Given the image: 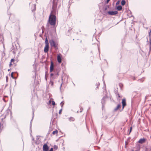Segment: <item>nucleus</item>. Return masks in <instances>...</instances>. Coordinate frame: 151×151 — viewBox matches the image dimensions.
<instances>
[{"instance_id": "ddd939ff", "label": "nucleus", "mask_w": 151, "mask_h": 151, "mask_svg": "<svg viewBox=\"0 0 151 151\" xmlns=\"http://www.w3.org/2000/svg\"><path fill=\"white\" fill-rule=\"evenodd\" d=\"M53 123H51V122L50 123V125L49 127V131H51L52 130L53 128H54V127H53Z\"/></svg>"}, {"instance_id": "7ed1b4c3", "label": "nucleus", "mask_w": 151, "mask_h": 151, "mask_svg": "<svg viewBox=\"0 0 151 151\" xmlns=\"http://www.w3.org/2000/svg\"><path fill=\"white\" fill-rule=\"evenodd\" d=\"M49 42L51 47H53L56 49H58V44L56 43L53 39L50 40Z\"/></svg>"}, {"instance_id": "4d7b16f0", "label": "nucleus", "mask_w": 151, "mask_h": 151, "mask_svg": "<svg viewBox=\"0 0 151 151\" xmlns=\"http://www.w3.org/2000/svg\"><path fill=\"white\" fill-rule=\"evenodd\" d=\"M36 73H35V78L36 77Z\"/></svg>"}, {"instance_id": "c9c22d12", "label": "nucleus", "mask_w": 151, "mask_h": 151, "mask_svg": "<svg viewBox=\"0 0 151 151\" xmlns=\"http://www.w3.org/2000/svg\"><path fill=\"white\" fill-rule=\"evenodd\" d=\"M14 60H15L14 58L11 59V60L10 62H11V63H12V62H14Z\"/></svg>"}, {"instance_id": "f704fd0d", "label": "nucleus", "mask_w": 151, "mask_h": 151, "mask_svg": "<svg viewBox=\"0 0 151 151\" xmlns=\"http://www.w3.org/2000/svg\"><path fill=\"white\" fill-rule=\"evenodd\" d=\"M120 2V1H119V0H118V1H117L116 2V5H117L119 4Z\"/></svg>"}, {"instance_id": "338daca9", "label": "nucleus", "mask_w": 151, "mask_h": 151, "mask_svg": "<svg viewBox=\"0 0 151 151\" xmlns=\"http://www.w3.org/2000/svg\"><path fill=\"white\" fill-rule=\"evenodd\" d=\"M34 138H33L32 139V140H34Z\"/></svg>"}, {"instance_id": "bf43d9fd", "label": "nucleus", "mask_w": 151, "mask_h": 151, "mask_svg": "<svg viewBox=\"0 0 151 151\" xmlns=\"http://www.w3.org/2000/svg\"><path fill=\"white\" fill-rule=\"evenodd\" d=\"M56 75H57V76H58V75H59V74H58V73H56Z\"/></svg>"}, {"instance_id": "473e14b6", "label": "nucleus", "mask_w": 151, "mask_h": 151, "mask_svg": "<svg viewBox=\"0 0 151 151\" xmlns=\"http://www.w3.org/2000/svg\"><path fill=\"white\" fill-rule=\"evenodd\" d=\"M132 129V127H130V129H129V134H130V133H131V132Z\"/></svg>"}, {"instance_id": "bb28decb", "label": "nucleus", "mask_w": 151, "mask_h": 151, "mask_svg": "<svg viewBox=\"0 0 151 151\" xmlns=\"http://www.w3.org/2000/svg\"><path fill=\"white\" fill-rule=\"evenodd\" d=\"M136 98V97L135 95H134L132 99V103L134 101V99Z\"/></svg>"}, {"instance_id": "a211bd4d", "label": "nucleus", "mask_w": 151, "mask_h": 151, "mask_svg": "<svg viewBox=\"0 0 151 151\" xmlns=\"http://www.w3.org/2000/svg\"><path fill=\"white\" fill-rule=\"evenodd\" d=\"M100 85V83L99 82H97L96 83V90H97L99 89V87Z\"/></svg>"}, {"instance_id": "9d476101", "label": "nucleus", "mask_w": 151, "mask_h": 151, "mask_svg": "<svg viewBox=\"0 0 151 151\" xmlns=\"http://www.w3.org/2000/svg\"><path fill=\"white\" fill-rule=\"evenodd\" d=\"M122 106H123V107L125 106H126L127 104L125 99L124 98L122 99Z\"/></svg>"}, {"instance_id": "a878e982", "label": "nucleus", "mask_w": 151, "mask_h": 151, "mask_svg": "<svg viewBox=\"0 0 151 151\" xmlns=\"http://www.w3.org/2000/svg\"><path fill=\"white\" fill-rule=\"evenodd\" d=\"M53 147L55 150H57L58 149V146L55 145H54Z\"/></svg>"}, {"instance_id": "393cba45", "label": "nucleus", "mask_w": 151, "mask_h": 151, "mask_svg": "<svg viewBox=\"0 0 151 151\" xmlns=\"http://www.w3.org/2000/svg\"><path fill=\"white\" fill-rule=\"evenodd\" d=\"M36 4H34V9L32 10V12H33L34 11H35L36 10Z\"/></svg>"}, {"instance_id": "f3484780", "label": "nucleus", "mask_w": 151, "mask_h": 151, "mask_svg": "<svg viewBox=\"0 0 151 151\" xmlns=\"http://www.w3.org/2000/svg\"><path fill=\"white\" fill-rule=\"evenodd\" d=\"M68 119L69 122H73L75 121V118L73 117H70Z\"/></svg>"}, {"instance_id": "39448f33", "label": "nucleus", "mask_w": 151, "mask_h": 151, "mask_svg": "<svg viewBox=\"0 0 151 151\" xmlns=\"http://www.w3.org/2000/svg\"><path fill=\"white\" fill-rule=\"evenodd\" d=\"M52 58L51 59L50 65V72H52L54 69V65L52 60Z\"/></svg>"}, {"instance_id": "6e6d98bb", "label": "nucleus", "mask_w": 151, "mask_h": 151, "mask_svg": "<svg viewBox=\"0 0 151 151\" xmlns=\"http://www.w3.org/2000/svg\"><path fill=\"white\" fill-rule=\"evenodd\" d=\"M127 141H125V145H127Z\"/></svg>"}, {"instance_id": "412c9836", "label": "nucleus", "mask_w": 151, "mask_h": 151, "mask_svg": "<svg viewBox=\"0 0 151 151\" xmlns=\"http://www.w3.org/2000/svg\"><path fill=\"white\" fill-rule=\"evenodd\" d=\"M14 73H17V72H12L11 73V77L13 79H14L15 78V77H14V76L13 75V74Z\"/></svg>"}, {"instance_id": "aec40b11", "label": "nucleus", "mask_w": 151, "mask_h": 151, "mask_svg": "<svg viewBox=\"0 0 151 151\" xmlns=\"http://www.w3.org/2000/svg\"><path fill=\"white\" fill-rule=\"evenodd\" d=\"M115 94L116 95H118V97L119 98H121L122 97V96H121L119 95V93H118L117 91V92H116V91H115Z\"/></svg>"}, {"instance_id": "e433bc0d", "label": "nucleus", "mask_w": 151, "mask_h": 151, "mask_svg": "<svg viewBox=\"0 0 151 151\" xmlns=\"http://www.w3.org/2000/svg\"><path fill=\"white\" fill-rule=\"evenodd\" d=\"M149 35L150 37V35H151V29L150 30V32H149Z\"/></svg>"}, {"instance_id": "ea45409f", "label": "nucleus", "mask_w": 151, "mask_h": 151, "mask_svg": "<svg viewBox=\"0 0 151 151\" xmlns=\"http://www.w3.org/2000/svg\"><path fill=\"white\" fill-rule=\"evenodd\" d=\"M62 84H63V83L61 84L60 86V91H61V87L62 86Z\"/></svg>"}, {"instance_id": "2f4dec72", "label": "nucleus", "mask_w": 151, "mask_h": 151, "mask_svg": "<svg viewBox=\"0 0 151 151\" xmlns=\"http://www.w3.org/2000/svg\"><path fill=\"white\" fill-rule=\"evenodd\" d=\"M50 84L51 86H53V82L52 81H50Z\"/></svg>"}, {"instance_id": "864d4df0", "label": "nucleus", "mask_w": 151, "mask_h": 151, "mask_svg": "<svg viewBox=\"0 0 151 151\" xmlns=\"http://www.w3.org/2000/svg\"><path fill=\"white\" fill-rule=\"evenodd\" d=\"M124 107H125V106L123 107V106H122V110L121 111H123V110L124 109Z\"/></svg>"}, {"instance_id": "052dcab7", "label": "nucleus", "mask_w": 151, "mask_h": 151, "mask_svg": "<svg viewBox=\"0 0 151 151\" xmlns=\"http://www.w3.org/2000/svg\"><path fill=\"white\" fill-rule=\"evenodd\" d=\"M6 117V116L5 115V117H4V118H2V119H2V120H3V119H4Z\"/></svg>"}, {"instance_id": "3c124183", "label": "nucleus", "mask_w": 151, "mask_h": 151, "mask_svg": "<svg viewBox=\"0 0 151 151\" xmlns=\"http://www.w3.org/2000/svg\"><path fill=\"white\" fill-rule=\"evenodd\" d=\"M47 71H46L45 72V78L46 79V74L47 73Z\"/></svg>"}, {"instance_id": "20e7f679", "label": "nucleus", "mask_w": 151, "mask_h": 151, "mask_svg": "<svg viewBox=\"0 0 151 151\" xmlns=\"http://www.w3.org/2000/svg\"><path fill=\"white\" fill-rule=\"evenodd\" d=\"M107 98V96H105L103 97L102 99H101V103L102 104V109L104 107V105L105 104L106 100Z\"/></svg>"}, {"instance_id": "4468645a", "label": "nucleus", "mask_w": 151, "mask_h": 151, "mask_svg": "<svg viewBox=\"0 0 151 151\" xmlns=\"http://www.w3.org/2000/svg\"><path fill=\"white\" fill-rule=\"evenodd\" d=\"M116 9L118 11H121L122 9V6L121 5H119L116 6Z\"/></svg>"}, {"instance_id": "79ce46f5", "label": "nucleus", "mask_w": 151, "mask_h": 151, "mask_svg": "<svg viewBox=\"0 0 151 151\" xmlns=\"http://www.w3.org/2000/svg\"><path fill=\"white\" fill-rule=\"evenodd\" d=\"M53 151V148H51L49 151Z\"/></svg>"}, {"instance_id": "f8f14e48", "label": "nucleus", "mask_w": 151, "mask_h": 151, "mask_svg": "<svg viewBox=\"0 0 151 151\" xmlns=\"http://www.w3.org/2000/svg\"><path fill=\"white\" fill-rule=\"evenodd\" d=\"M32 112H33V116H32V119L31 120V121H30V130L31 132H32V119H33V118L34 116V110H33Z\"/></svg>"}, {"instance_id": "8fccbe9b", "label": "nucleus", "mask_w": 151, "mask_h": 151, "mask_svg": "<svg viewBox=\"0 0 151 151\" xmlns=\"http://www.w3.org/2000/svg\"><path fill=\"white\" fill-rule=\"evenodd\" d=\"M3 100L5 102H6V100H5L4 99V98H3Z\"/></svg>"}, {"instance_id": "b1692460", "label": "nucleus", "mask_w": 151, "mask_h": 151, "mask_svg": "<svg viewBox=\"0 0 151 151\" xmlns=\"http://www.w3.org/2000/svg\"><path fill=\"white\" fill-rule=\"evenodd\" d=\"M127 15L129 17H133L132 15V13L131 14V15L130 14V12H128V14H127Z\"/></svg>"}, {"instance_id": "49530a36", "label": "nucleus", "mask_w": 151, "mask_h": 151, "mask_svg": "<svg viewBox=\"0 0 151 151\" xmlns=\"http://www.w3.org/2000/svg\"><path fill=\"white\" fill-rule=\"evenodd\" d=\"M12 65V63L10 62L9 64V66H11Z\"/></svg>"}, {"instance_id": "cd10ccee", "label": "nucleus", "mask_w": 151, "mask_h": 151, "mask_svg": "<svg viewBox=\"0 0 151 151\" xmlns=\"http://www.w3.org/2000/svg\"><path fill=\"white\" fill-rule=\"evenodd\" d=\"M64 104V103L63 102V101L61 102L60 103V106H61V107H63V105Z\"/></svg>"}, {"instance_id": "c03bdc74", "label": "nucleus", "mask_w": 151, "mask_h": 151, "mask_svg": "<svg viewBox=\"0 0 151 151\" xmlns=\"http://www.w3.org/2000/svg\"><path fill=\"white\" fill-rule=\"evenodd\" d=\"M127 11V12H130V14H131L132 13V12L130 10L128 9V11Z\"/></svg>"}, {"instance_id": "e2e57ef3", "label": "nucleus", "mask_w": 151, "mask_h": 151, "mask_svg": "<svg viewBox=\"0 0 151 151\" xmlns=\"http://www.w3.org/2000/svg\"><path fill=\"white\" fill-rule=\"evenodd\" d=\"M16 60L17 61V62L18 61V60L17 59H16Z\"/></svg>"}, {"instance_id": "37998d69", "label": "nucleus", "mask_w": 151, "mask_h": 151, "mask_svg": "<svg viewBox=\"0 0 151 151\" xmlns=\"http://www.w3.org/2000/svg\"><path fill=\"white\" fill-rule=\"evenodd\" d=\"M149 42H150V44L151 45V39L150 37Z\"/></svg>"}, {"instance_id": "09e8293b", "label": "nucleus", "mask_w": 151, "mask_h": 151, "mask_svg": "<svg viewBox=\"0 0 151 151\" xmlns=\"http://www.w3.org/2000/svg\"><path fill=\"white\" fill-rule=\"evenodd\" d=\"M52 102V101H51V100H50L49 101V104H50L51 102Z\"/></svg>"}, {"instance_id": "a18cd8bd", "label": "nucleus", "mask_w": 151, "mask_h": 151, "mask_svg": "<svg viewBox=\"0 0 151 151\" xmlns=\"http://www.w3.org/2000/svg\"><path fill=\"white\" fill-rule=\"evenodd\" d=\"M54 75V74L53 73H51L50 74V76L51 77L52 76Z\"/></svg>"}, {"instance_id": "5fc2aeb1", "label": "nucleus", "mask_w": 151, "mask_h": 151, "mask_svg": "<svg viewBox=\"0 0 151 151\" xmlns=\"http://www.w3.org/2000/svg\"><path fill=\"white\" fill-rule=\"evenodd\" d=\"M132 79H133V80H135V77H133Z\"/></svg>"}, {"instance_id": "58836bf2", "label": "nucleus", "mask_w": 151, "mask_h": 151, "mask_svg": "<svg viewBox=\"0 0 151 151\" xmlns=\"http://www.w3.org/2000/svg\"><path fill=\"white\" fill-rule=\"evenodd\" d=\"M80 112H81L83 110V109L81 107L80 108Z\"/></svg>"}, {"instance_id": "9b49d317", "label": "nucleus", "mask_w": 151, "mask_h": 151, "mask_svg": "<svg viewBox=\"0 0 151 151\" xmlns=\"http://www.w3.org/2000/svg\"><path fill=\"white\" fill-rule=\"evenodd\" d=\"M56 33V29L55 28H54L51 31H50L49 32L50 35L52 36L53 34H55Z\"/></svg>"}, {"instance_id": "4c0bfd02", "label": "nucleus", "mask_w": 151, "mask_h": 151, "mask_svg": "<svg viewBox=\"0 0 151 151\" xmlns=\"http://www.w3.org/2000/svg\"><path fill=\"white\" fill-rule=\"evenodd\" d=\"M130 139L131 138L130 137H129L127 139V141L129 142Z\"/></svg>"}, {"instance_id": "c85d7f7f", "label": "nucleus", "mask_w": 151, "mask_h": 151, "mask_svg": "<svg viewBox=\"0 0 151 151\" xmlns=\"http://www.w3.org/2000/svg\"><path fill=\"white\" fill-rule=\"evenodd\" d=\"M144 78H142L139 79V80L141 82H142L144 81Z\"/></svg>"}, {"instance_id": "1a4fd4ad", "label": "nucleus", "mask_w": 151, "mask_h": 151, "mask_svg": "<svg viewBox=\"0 0 151 151\" xmlns=\"http://www.w3.org/2000/svg\"><path fill=\"white\" fill-rule=\"evenodd\" d=\"M57 61L59 63H61L62 62V58L60 54L58 55L57 57Z\"/></svg>"}, {"instance_id": "6ab92c4d", "label": "nucleus", "mask_w": 151, "mask_h": 151, "mask_svg": "<svg viewBox=\"0 0 151 151\" xmlns=\"http://www.w3.org/2000/svg\"><path fill=\"white\" fill-rule=\"evenodd\" d=\"M126 3V1L125 0H122L121 2V4L122 6L124 5Z\"/></svg>"}, {"instance_id": "423d86ee", "label": "nucleus", "mask_w": 151, "mask_h": 151, "mask_svg": "<svg viewBox=\"0 0 151 151\" xmlns=\"http://www.w3.org/2000/svg\"><path fill=\"white\" fill-rule=\"evenodd\" d=\"M118 12L117 11H109L107 12V14L110 15H114L117 14Z\"/></svg>"}, {"instance_id": "2eb2a0df", "label": "nucleus", "mask_w": 151, "mask_h": 151, "mask_svg": "<svg viewBox=\"0 0 151 151\" xmlns=\"http://www.w3.org/2000/svg\"><path fill=\"white\" fill-rule=\"evenodd\" d=\"M136 149V150L135 151H140V145L139 144H137Z\"/></svg>"}, {"instance_id": "dca6fc26", "label": "nucleus", "mask_w": 151, "mask_h": 151, "mask_svg": "<svg viewBox=\"0 0 151 151\" xmlns=\"http://www.w3.org/2000/svg\"><path fill=\"white\" fill-rule=\"evenodd\" d=\"M121 106L120 104H118L117 106L114 109V111H116L121 107Z\"/></svg>"}, {"instance_id": "5701e85b", "label": "nucleus", "mask_w": 151, "mask_h": 151, "mask_svg": "<svg viewBox=\"0 0 151 151\" xmlns=\"http://www.w3.org/2000/svg\"><path fill=\"white\" fill-rule=\"evenodd\" d=\"M119 86L120 88L121 89H122V88L123 87V84L122 83H119Z\"/></svg>"}, {"instance_id": "c756f323", "label": "nucleus", "mask_w": 151, "mask_h": 151, "mask_svg": "<svg viewBox=\"0 0 151 151\" xmlns=\"http://www.w3.org/2000/svg\"><path fill=\"white\" fill-rule=\"evenodd\" d=\"M109 8V6L107 5L106 6V7H105L104 8V11H106L107 10V8Z\"/></svg>"}, {"instance_id": "6e6552de", "label": "nucleus", "mask_w": 151, "mask_h": 151, "mask_svg": "<svg viewBox=\"0 0 151 151\" xmlns=\"http://www.w3.org/2000/svg\"><path fill=\"white\" fill-rule=\"evenodd\" d=\"M146 141V139L145 138H143L140 139L138 141V142L141 144H142L145 142Z\"/></svg>"}, {"instance_id": "680f3d73", "label": "nucleus", "mask_w": 151, "mask_h": 151, "mask_svg": "<svg viewBox=\"0 0 151 151\" xmlns=\"http://www.w3.org/2000/svg\"><path fill=\"white\" fill-rule=\"evenodd\" d=\"M136 93L135 92H134L133 93V94L135 95Z\"/></svg>"}, {"instance_id": "a19ab883", "label": "nucleus", "mask_w": 151, "mask_h": 151, "mask_svg": "<svg viewBox=\"0 0 151 151\" xmlns=\"http://www.w3.org/2000/svg\"><path fill=\"white\" fill-rule=\"evenodd\" d=\"M8 77L7 76H6V81L7 82H8Z\"/></svg>"}, {"instance_id": "72a5a7b5", "label": "nucleus", "mask_w": 151, "mask_h": 151, "mask_svg": "<svg viewBox=\"0 0 151 151\" xmlns=\"http://www.w3.org/2000/svg\"><path fill=\"white\" fill-rule=\"evenodd\" d=\"M62 109H60L59 111V114H61V112H62Z\"/></svg>"}, {"instance_id": "0e129e2a", "label": "nucleus", "mask_w": 151, "mask_h": 151, "mask_svg": "<svg viewBox=\"0 0 151 151\" xmlns=\"http://www.w3.org/2000/svg\"><path fill=\"white\" fill-rule=\"evenodd\" d=\"M10 69H8V71H9L10 70Z\"/></svg>"}, {"instance_id": "69168bd1", "label": "nucleus", "mask_w": 151, "mask_h": 151, "mask_svg": "<svg viewBox=\"0 0 151 151\" xmlns=\"http://www.w3.org/2000/svg\"><path fill=\"white\" fill-rule=\"evenodd\" d=\"M125 147L126 148H127V145H125Z\"/></svg>"}, {"instance_id": "de8ad7c7", "label": "nucleus", "mask_w": 151, "mask_h": 151, "mask_svg": "<svg viewBox=\"0 0 151 151\" xmlns=\"http://www.w3.org/2000/svg\"><path fill=\"white\" fill-rule=\"evenodd\" d=\"M110 0H106V3L107 4L109 2V1H110Z\"/></svg>"}, {"instance_id": "f03ea898", "label": "nucleus", "mask_w": 151, "mask_h": 151, "mask_svg": "<svg viewBox=\"0 0 151 151\" xmlns=\"http://www.w3.org/2000/svg\"><path fill=\"white\" fill-rule=\"evenodd\" d=\"M45 46L44 48V51L45 53H47L48 52L49 48V43L47 37L45 38Z\"/></svg>"}, {"instance_id": "7c9ffc66", "label": "nucleus", "mask_w": 151, "mask_h": 151, "mask_svg": "<svg viewBox=\"0 0 151 151\" xmlns=\"http://www.w3.org/2000/svg\"><path fill=\"white\" fill-rule=\"evenodd\" d=\"M52 105L55 106L56 104L55 103V102L54 101H52Z\"/></svg>"}, {"instance_id": "f257e3e1", "label": "nucleus", "mask_w": 151, "mask_h": 151, "mask_svg": "<svg viewBox=\"0 0 151 151\" xmlns=\"http://www.w3.org/2000/svg\"><path fill=\"white\" fill-rule=\"evenodd\" d=\"M52 6V10L51 11L50 14L49 16L48 21L50 24L51 25L55 26L56 23V9L55 8L54 3Z\"/></svg>"}, {"instance_id": "774afa93", "label": "nucleus", "mask_w": 151, "mask_h": 151, "mask_svg": "<svg viewBox=\"0 0 151 151\" xmlns=\"http://www.w3.org/2000/svg\"><path fill=\"white\" fill-rule=\"evenodd\" d=\"M73 83V85L75 86V84Z\"/></svg>"}, {"instance_id": "0eeeda50", "label": "nucleus", "mask_w": 151, "mask_h": 151, "mask_svg": "<svg viewBox=\"0 0 151 151\" xmlns=\"http://www.w3.org/2000/svg\"><path fill=\"white\" fill-rule=\"evenodd\" d=\"M49 147L47 144H44L43 146V151H48Z\"/></svg>"}, {"instance_id": "4be33fe9", "label": "nucleus", "mask_w": 151, "mask_h": 151, "mask_svg": "<svg viewBox=\"0 0 151 151\" xmlns=\"http://www.w3.org/2000/svg\"><path fill=\"white\" fill-rule=\"evenodd\" d=\"M58 131L57 130H56L55 131H53V132H52V134L53 135H55V134H57V133H58Z\"/></svg>"}, {"instance_id": "13d9d810", "label": "nucleus", "mask_w": 151, "mask_h": 151, "mask_svg": "<svg viewBox=\"0 0 151 151\" xmlns=\"http://www.w3.org/2000/svg\"><path fill=\"white\" fill-rule=\"evenodd\" d=\"M150 49H151V45L150 44Z\"/></svg>"}, {"instance_id": "603ef678", "label": "nucleus", "mask_w": 151, "mask_h": 151, "mask_svg": "<svg viewBox=\"0 0 151 151\" xmlns=\"http://www.w3.org/2000/svg\"><path fill=\"white\" fill-rule=\"evenodd\" d=\"M124 107H125V106L123 107V106H122V110L121 111H123V110L124 109Z\"/></svg>"}]
</instances>
